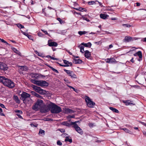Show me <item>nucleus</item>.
Returning a JSON list of instances; mask_svg holds the SVG:
<instances>
[{
	"mask_svg": "<svg viewBox=\"0 0 146 146\" xmlns=\"http://www.w3.org/2000/svg\"><path fill=\"white\" fill-rule=\"evenodd\" d=\"M51 112L53 113H58L62 111L61 108L52 103H50Z\"/></svg>",
	"mask_w": 146,
	"mask_h": 146,
	"instance_id": "1",
	"label": "nucleus"
},
{
	"mask_svg": "<svg viewBox=\"0 0 146 146\" xmlns=\"http://www.w3.org/2000/svg\"><path fill=\"white\" fill-rule=\"evenodd\" d=\"M43 104V101L41 100L38 99L33 106V109L34 110L37 111L40 109Z\"/></svg>",
	"mask_w": 146,
	"mask_h": 146,
	"instance_id": "2",
	"label": "nucleus"
},
{
	"mask_svg": "<svg viewBox=\"0 0 146 146\" xmlns=\"http://www.w3.org/2000/svg\"><path fill=\"white\" fill-rule=\"evenodd\" d=\"M21 97L20 99L23 101L24 103H27L31 99L30 98V95L26 92H23L21 95Z\"/></svg>",
	"mask_w": 146,
	"mask_h": 146,
	"instance_id": "3",
	"label": "nucleus"
},
{
	"mask_svg": "<svg viewBox=\"0 0 146 146\" xmlns=\"http://www.w3.org/2000/svg\"><path fill=\"white\" fill-rule=\"evenodd\" d=\"M85 101L87 105L89 108H93L94 106L95 105V102L92 101L90 98L88 96H86L85 98Z\"/></svg>",
	"mask_w": 146,
	"mask_h": 146,
	"instance_id": "4",
	"label": "nucleus"
},
{
	"mask_svg": "<svg viewBox=\"0 0 146 146\" xmlns=\"http://www.w3.org/2000/svg\"><path fill=\"white\" fill-rule=\"evenodd\" d=\"M3 84L10 88H13L15 86L14 82L11 80L7 78Z\"/></svg>",
	"mask_w": 146,
	"mask_h": 146,
	"instance_id": "5",
	"label": "nucleus"
},
{
	"mask_svg": "<svg viewBox=\"0 0 146 146\" xmlns=\"http://www.w3.org/2000/svg\"><path fill=\"white\" fill-rule=\"evenodd\" d=\"M31 86L35 92L39 93L40 94H43L45 93V91L42 89L40 87H38L33 84Z\"/></svg>",
	"mask_w": 146,
	"mask_h": 146,
	"instance_id": "6",
	"label": "nucleus"
},
{
	"mask_svg": "<svg viewBox=\"0 0 146 146\" xmlns=\"http://www.w3.org/2000/svg\"><path fill=\"white\" fill-rule=\"evenodd\" d=\"M50 104L47 106L43 105L40 109V111L42 113H46L48 112L50 109V107L49 106Z\"/></svg>",
	"mask_w": 146,
	"mask_h": 146,
	"instance_id": "7",
	"label": "nucleus"
},
{
	"mask_svg": "<svg viewBox=\"0 0 146 146\" xmlns=\"http://www.w3.org/2000/svg\"><path fill=\"white\" fill-rule=\"evenodd\" d=\"M78 122V121H75L74 123H72L73 124H74L72 127L75 128V130L78 133L81 135H82L83 133V132L82 129L76 124V123Z\"/></svg>",
	"mask_w": 146,
	"mask_h": 146,
	"instance_id": "8",
	"label": "nucleus"
},
{
	"mask_svg": "<svg viewBox=\"0 0 146 146\" xmlns=\"http://www.w3.org/2000/svg\"><path fill=\"white\" fill-rule=\"evenodd\" d=\"M64 71L69 76H70L71 78H77L76 75L74 74L73 72L65 69L64 70Z\"/></svg>",
	"mask_w": 146,
	"mask_h": 146,
	"instance_id": "9",
	"label": "nucleus"
},
{
	"mask_svg": "<svg viewBox=\"0 0 146 146\" xmlns=\"http://www.w3.org/2000/svg\"><path fill=\"white\" fill-rule=\"evenodd\" d=\"M8 69L7 65L3 62H0V70H6Z\"/></svg>",
	"mask_w": 146,
	"mask_h": 146,
	"instance_id": "10",
	"label": "nucleus"
},
{
	"mask_svg": "<svg viewBox=\"0 0 146 146\" xmlns=\"http://www.w3.org/2000/svg\"><path fill=\"white\" fill-rule=\"evenodd\" d=\"M38 86H48V83L45 81L40 80L39 81Z\"/></svg>",
	"mask_w": 146,
	"mask_h": 146,
	"instance_id": "11",
	"label": "nucleus"
},
{
	"mask_svg": "<svg viewBox=\"0 0 146 146\" xmlns=\"http://www.w3.org/2000/svg\"><path fill=\"white\" fill-rule=\"evenodd\" d=\"M48 44L50 46H57L58 44L55 42H52L50 40H49L48 41Z\"/></svg>",
	"mask_w": 146,
	"mask_h": 146,
	"instance_id": "12",
	"label": "nucleus"
},
{
	"mask_svg": "<svg viewBox=\"0 0 146 146\" xmlns=\"http://www.w3.org/2000/svg\"><path fill=\"white\" fill-rule=\"evenodd\" d=\"M84 52L85 57L88 59H91V56L90 52L88 50H86Z\"/></svg>",
	"mask_w": 146,
	"mask_h": 146,
	"instance_id": "13",
	"label": "nucleus"
},
{
	"mask_svg": "<svg viewBox=\"0 0 146 146\" xmlns=\"http://www.w3.org/2000/svg\"><path fill=\"white\" fill-rule=\"evenodd\" d=\"M105 61L107 63H113L116 62V61L114 58H107L105 60Z\"/></svg>",
	"mask_w": 146,
	"mask_h": 146,
	"instance_id": "14",
	"label": "nucleus"
},
{
	"mask_svg": "<svg viewBox=\"0 0 146 146\" xmlns=\"http://www.w3.org/2000/svg\"><path fill=\"white\" fill-rule=\"evenodd\" d=\"M72 123H74V122H71V123H69L68 121H64L62 123V125L67 126L68 127H70L72 125H74V124H73Z\"/></svg>",
	"mask_w": 146,
	"mask_h": 146,
	"instance_id": "15",
	"label": "nucleus"
},
{
	"mask_svg": "<svg viewBox=\"0 0 146 146\" xmlns=\"http://www.w3.org/2000/svg\"><path fill=\"white\" fill-rule=\"evenodd\" d=\"M73 62L75 64H81L82 62V60L79 59H76V58H73Z\"/></svg>",
	"mask_w": 146,
	"mask_h": 146,
	"instance_id": "16",
	"label": "nucleus"
},
{
	"mask_svg": "<svg viewBox=\"0 0 146 146\" xmlns=\"http://www.w3.org/2000/svg\"><path fill=\"white\" fill-rule=\"evenodd\" d=\"M132 38L131 37H129L128 36H126L125 38L123 40V41L125 42H128L131 41L132 40Z\"/></svg>",
	"mask_w": 146,
	"mask_h": 146,
	"instance_id": "17",
	"label": "nucleus"
},
{
	"mask_svg": "<svg viewBox=\"0 0 146 146\" xmlns=\"http://www.w3.org/2000/svg\"><path fill=\"white\" fill-rule=\"evenodd\" d=\"M7 78H5L4 76H0V82L3 83H4L5 80H6Z\"/></svg>",
	"mask_w": 146,
	"mask_h": 146,
	"instance_id": "18",
	"label": "nucleus"
},
{
	"mask_svg": "<svg viewBox=\"0 0 146 146\" xmlns=\"http://www.w3.org/2000/svg\"><path fill=\"white\" fill-rule=\"evenodd\" d=\"M81 44L84 45L85 47H88L89 48H90L92 46V44L90 42H89L87 43H82Z\"/></svg>",
	"mask_w": 146,
	"mask_h": 146,
	"instance_id": "19",
	"label": "nucleus"
},
{
	"mask_svg": "<svg viewBox=\"0 0 146 146\" xmlns=\"http://www.w3.org/2000/svg\"><path fill=\"white\" fill-rule=\"evenodd\" d=\"M19 67H20V70H21L26 71L28 70V68L26 66H19Z\"/></svg>",
	"mask_w": 146,
	"mask_h": 146,
	"instance_id": "20",
	"label": "nucleus"
},
{
	"mask_svg": "<svg viewBox=\"0 0 146 146\" xmlns=\"http://www.w3.org/2000/svg\"><path fill=\"white\" fill-rule=\"evenodd\" d=\"M39 80H37L35 79H32L31 80L32 83L38 86L39 83Z\"/></svg>",
	"mask_w": 146,
	"mask_h": 146,
	"instance_id": "21",
	"label": "nucleus"
},
{
	"mask_svg": "<svg viewBox=\"0 0 146 146\" xmlns=\"http://www.w3.org/2000/svg\"><path fill=\"white\" fill-rule=\"evenodd\" d=\"M100 17L101 18L103 19H105L107 17H108V16L106 14H101L100 15Z\"/></svg>",
	"mask_w": 146,
	"mask_h": 146,
	"instance_id": "22",
	"label": "nucleus"
},
{
	"mask_svg": "<svg viewBox=\"0 0 146 146\" xmlns=\"http://www.w3.org/2000/svg\"><path fill=\"white\" fill-rule=\"evenodd\" d=\"M109 109L112 110L113 111L116 113H119V111L116 109L115 108H114L112 107H109Z\"/></svg>",
	"mask_w": 146,
	"mask_h": 146,
	"instance_id": "23",
	"label": "nucleus"
},
{
	"mask_svg": "<svg viewBox=\"0 0 146 146\" xmlns=\"http://www.w3.org/2000/svg\"><path fill=\"white\" fill-rule=\"evenodd\" d=\"M63 61L64 63L66 65L68 64L69 65V66H71L72 65V62H69L68 61L65 60H64Z\"/></svg>",
	"mask_w": 146,
	"mask_h": 146,
	"instance_id": "24",
	"label": "nucleus"
},
{
	"mask_svg": "<svg viewBox=\"0 0 146 146\" xmlns=\"http://www.w3.org/2000/svg\"><path fill=\"white\" fill-rule=\"evenodd\" d=\"M65 111L66 112L69 113H74L75 111L73 110H72L69 109H66Z\"/></svg>",
	"mask_w": 146,
	"mask_h": 146,
	"instance_id": "25",
	"label": "nucleus"
},
{
	"mask_svg": "<svg viewBox=\"0 0 146 146\" xmlns=\"http://www.w3.org/2000/svg\"><path fill=\"white\" fill-rule=\"evenodd\" d=\"M64 141L65 142L68 141L70 143H72V139H69L68 136L66 137Z\"/></svg>",
	"mask_w": 146,
	"mask_h": 146,
	"instance_id": "26",
	"label": "nucleus"
},
{
	"mask_svg": "<svg viewBox=\"0 0 146 146\" xmlns=\"http://www.w3.org/2000/svg\"><path fill=\"white\" fill-rule=\"evenodd\" d=\"M45 131L41 129H40L39 132L38 134L40 135H44Z\"/></svg>",
	"mask_w": 146,
	"mask_h": 146,
	"instance_id": "27",
	"label": "nucleus"
},
{
	"mask_svg": "<svg viewBox=\"0 0 146 146\" xmlns=\"http://www.w3.org/2000/svg\"><path fill=\"white\" fill-rule=\"evenodd\" d=\"M122 129L123 130H124L125 132H126V133H129L130 134H132V132L131 131H130V130H128V129H127V128H122Z\"/></svg>",
	"mask_w": 146,
	"mask_h": 146,
	"instance_id": "28",
	"label": "nucleus"
},
{
	"mask_svg": "<svg viewBox=\"0 0 146 146\" xmlns=\"http://www.w3.org/2000/svg\"><path fill=\"white\" fill-rule=\"evenodd\" d=\"M48 67L50 68L51 69H52L53 71L55 72L56 73H58L59 72L56 69H55V68H54L50 66H48Z\"/></svg>",
	"mask_w": 146,
	"mask_h": 146,
	"instance_id": "29",
	"label": "nucleus"
},
{
	"mask_svg": "<svg viewBox=\"0 0 146 146\" xmlns=\"http://www.w3.org/2000/svg\"><path fill=\"white\" fill-rule=\"evenodd\" d=\"M137 55L140 58H141L142 57V54L141 51H139L137 52Z\"/></svg>",
	"mask_w": 146,
	"mask_h": 146,
	"instance_id": "30",
	"label": "nucleus"
},
{
	"mask_svg": "<svg viewBox=\"0 0 146 146\" xmlns=\"http://www.w3.org/2000/svg\"><path fill=\"white\" fill-rule=\"evenodd\" d=\"M87 33V32H86V31H79L78 32V34L80 35H82L85 34Z\"/></svg>",
	"mask_w": 146,
	"mask_h": 146,
	"instance_id": "31",
	"label": "nucleus"
},
{
	"mask_svg": "<svg viewBox=\"0 0 146 146\" xmlns=\"http://www.w3.org/2000/svg\"><path fill=\"white\" fill-rule=\"evenodd\" d=\"M13 98L14 100L17 103H18V97L17 96H13Z\"/></svg>",
	"mask_w": 146,
	"mask_h": 146,
	"instance_id": "32",
	"label": "nucleus"
},
{
	"mask_svg": "<svg viewBox=\"0 0 146 146\" xmlns=\"http://www.w3.org/2000/svg\"><path fill=\"white\" fill-rule=\"evenodd\" d=\"M41 31H42L45 35H47L48 36H50V35L46 31H45L44 30L41 29Z\"/></svg>",
	"mask_w": 146,
	"mask_h": 146,
	"instance_id": "33",
	"label": "nucleus"
},
{
	"mask_svg": "<svg viewBox=\"0 0 146 146\" xmlns=\"http://www.w3.org/2000/svg\"><path fill=\"white\" fill-rule=\"evenodd\" d=\"M88 4L89 5H91L96 4L95 1H93L88 2Z\"/></svg>",
	"mask_w": 146,
	"mask_h": 146,
	"instance_id": "34",
	"label": "nucleus"
},
{
	"mask_svg": "<svg viewBox=\"0 0 146 146\" xmlns=\"http://www.w3.org/2000/svg\"><path fill=\"white\" fill-rule=\"evenodd\" d=\"M84 48L83 46H81L80 47V51L82 53H83L84 51Z\"/></svg>",
	"mask_w": 146,
	"mask_h": 146,
	"instance_id": "35",
	"label": "nucleus"
},
{
	"mask_svg": "<svg viewBox=\"0 0 146 146\" xmlns=\"http://www.w3.org/2000/svg\"><path fill=\"white\" fill-rule=\"evenodd\" d=\"M11 49L15 52L16 53H18V51L14 47H12Z\"/></svg>",
	"mask_w": 146,
	"mask_h": 146,
	"instance_id": "36",
	"label": "nucleus"
},
{
	"mask_svg": "<svg viewBox=\"0 0 146 146\" xmlns=\"http://www.w3.org/2000/svg\"><path fill=\"white\" fill-rule=\"evenodd\" d=\"M19 28L20 29H23L25 30V29L24 28V26L19 23Z\"/></svg>",
	"mask_w": 146,
	"mask_h": 146,
	"instance_id": "37",
	"label": "nucleus"
},
{
	"mask_svg": "<svg viewBox=\"0 0 146 146\" xmlns=\"http://www.w3.org/2000/svg\"><path fill=\"white\" fill-rule=\"evenodd\" d=\"M57 63L58 64H59L60 66H63V67H68V66H69V65H68V64H67V65H62V64H59L58 62H57Z\"/></svg>",
	"mask_w": 146,
	"mask_h": 146,
	"instance_id": "38",
	"label": "nucleus"
},
{
	"mask_svg": "<svg viewBox=\"0 0 146 146\" xmlns=\"http://www.w3.org/2000/svg\"><path fill=\"white\" fill-rule=\"evenodd\" d=\"M38 35L40 37H43L44 35L40 32H39L37 33Z\"/></svg>",
	"mask_w": 146,
	"mask_h": 146,
	"instance_id": "39",
	"label": "nucleus"
},
{
	"mask_svg": "<svg viewBox=\"0 0 146 146\" xmlns=\"http://www.w3.org/2000/svg\"><path fill=\"white\" fill-rule=\"evenodd\" d=\"M75 117L74 115H69L67 116V118L69 119L70 118H74Z\"/></svg>",
	"mask_w": 146,
	"mask_h": 146,
	"instance_id": "40",
	"label": "nucleus"
},
{
	"mask_svg": "<svg viewBox=\"0 0 146 146\" xmlns=\"http://www.w3.org/2000/svg\"><path fill=\"white\" fill-rule=\"evenodd\" d=\"M35 96L37 98H42V97L41 96L37 93L36 94V95H35Z\"/></svg>",
	"mask_w": 146,
	"mask_h": 146,
	"instance_id": "41",
	"label": "nucleus"
},
{
	"mask_svg": "<svg viewBox=\"0 0 146 146\" xmlns=\"http://www.w3.org/2000/svg\"><path fill=\"white\" fill-rule=\"evenodd\" d=\"M27 37L29 39L32 40H33V36H32L31 35H28Z\"/></svg>",
	"mask_w": 146,
	"mask_h": 146,
	"instance_id": "42",
	"label": "nucleus"
},
{
	"mask_svg": "<svg viewBox=\"0 0 146 146\" xmlns=\"http://www.w3.org/2000/svg\"><path fill=\"white\" fill-rule=\"evenodd\" d=\"M57 144L58 145L60 146L61 145H62V143L59 140H58L57 142Z\"/></svg>",
	"mask_w": 146,
	"mask_h": 146,
	"instance_id": "43",
	"label": "nucleus"
},
{
	"mask_svg": "<svg viewBox=\"0 0 146 146\" xmlns=\"http://www.w3.org/2000/svg\"><path fill=\"white\" fill-rule=\"evenodd\" d=\"M0 115L2 116H4V114L3 113L2 109L0 108Z\"/></svg>",
	"mask_w": 146,
	"mask_h": 146,
	"instance_id": "44",
	"label": "nucleus"
},
{
	"mask_svg": "<svg viewBox=\"0 0 146 146\" xmlns=\"http://www.w3.org/2000/svg\"><path fill=\"white\" fill-rule=\"evenodd\" d=\"M122 26H125L126 27H129L131 26V25L127 24H123Z\"/></svg>",
	"mask_w": 146,
	"mask_h": 146,
	"instance_id": "45",
	"label": "nucleus"
},
{
	"mask_svg": "<svg viewBox=\"0 0 146 146\" xmlns=\"http://www.w3.org/2000/svg\"><path fill=\"white\" fill-rule=\"evenodd\" d=\"M21 32L22 33L23 35H24L26 36H28V35H29L27 33L24 32L22 30H21Z\"/></svg>",
	"mask_w": 146,
	"mask_h": 146,
	"instance_id": "46",
	"label": "nucleus"
},
{
	"mask_svg": "<svg viewBox=\"0 0 146 146\" xmlns=\"http://www.w3.org/2000/svg\"><path fill=\"white\" fill-rule=\"evenodd\" d=\"M1 41L4 43H6V44H8V43L5 40H3V39H0Z\"/></svg>",
	"mask_w": 146,
	"mask_h": 146,
	"instance_id": "47",
	"label": "nucleus"
},
{
	"mask_svg": "<svg viewBox=\"0 0 146 146\" xmlns=\"http://www.w3.org/2000/svg\"><path fill=\"white\" fill-rule=\"evenodd\" d=\"M127 105L130 104V101L129 100H127L125 102H124Z\"/></svg>",
	"mask_w": 146,
	"mask_h": 146,
	"instance_id": "48",
	"label": "nucleus"
},
{
	"mask_svg": "<svg viewBox=\"0 0 146 146\" xmlns=\"http://www.w3.org/2000/svg\"><path fill=\"white\" fill-rule=\"evenodd\" d=\"M83 18L84 20H85L88 22H89L90 21V20L88 19L87 17H83Z\"/></svg>",
	"mask_w": 146,
	"mask_h": 146,
	"instance_id": "49",
	"label": "nucleus"
},
{
	"mask_svg": "<svg viewBox=\"0 0 146 146\" xmlns=\"http://www.w3.org/2000/svg\"><path fill=\"white\" fill-rule=\"evenodd\" d=\"M57 20L58 21H59L60 23L62 24V23L63 21L60 18H58L57 19Z\"/></svg>",
	"mask_w": 146,
	"mask_h": 146,
	"instance_id": "50",
	"label": "nucleus"
},
{
	"mask_svg": "<svg viewBox=\"0 0 146 146\" xmlns=\"http://www.w3.org/2000/svg\"><path fill=\"white\" fill-rule=\"evenodd\" d=\"M50 58L51 59L55 60H58V59L56 58H54V57H52V56H50Z\"/></svg>",
	"mask_w": 146,
	"mask_h": 146,
	"instance_id": "51",
	"label": "nucleus"
},
{
	"mask_svg": "<svg viewBox=\"0 0 146 146\" xmlns=\"http://www.w3.org/2000/svg\"><path fill=\"white\" fill-rule=\"evenodd\" d=\"M139 122L141 123V124H143V125L145 126L146 127V123H144L143 122L140 121Z\"/></svg>",
	"mask_w": 146,
	"mask_h": 146,
	"instance_id": "52",
	"label": "nucleus"
},
{
	"mask_svg": "<svg viewBox=\"0 0 146 146\" xmlns=\"http://www.w3.org/2000/svg\"><path fill=\"white\" fill-rule=\"evenodd\" d=\"M0 106L2 108H5V106L2 104L0 103Z\"/></svg>",
	"mask_w": 146,
	"mask_h": 146,
	"instance_id": "53",
	"label": "nucleus"
},
{
	"mask_svg": "<svg viewBox=\"0 0 146 146\" xmlns=\"http://www.w3.org/2000/svg\"><path fill=\"white\" fill-rule=\"evenodd\" d=\"M95 43L98 45V44H101V42L100 41H98V42H95Z\"/></svg>",
	"mask_w": 146,
	"mask_h": 146,
	"instance_id": "54",
	"label": "nucleus"
},
{
	"mask_svg": "<svg viewBox=\"0 0 146 146\" xmlns=\"http://www.w3.org/2000/svg\"><path fill=\"white\" fill-rule=\"evenodd\" d=\"M141 40L143 42H146V37L144 38L143 39H141Z\"/></svg>",
	"mask_w": 146,
	"mask_h": 146,
	"instance_id": "55",
	"label": "nucleus"
},
{
	"mask_svg": "<svg viewBox=\"0 0 146 146\" xmlns=\"http://www.w3.org/2000/svg\"><path fill=\"white\" fill-rule=\"evenodd\" d=\"M31 93L32 94L34 95L35 96L36 95V93L35 92H34V91H32L31 92Z\"/></svg>",
	"mask_w": 146,
	"mask_h": 146,
	"instance_id": "56",
	"label": "nucleus"
},
{
	"mask_svg": "<svg viewBox=\"0 0 146 146\" xmlns=\"http://www.w3.org/2000/svg\"><path fill=\"white\" fill-rule=\"evenodd\" d=\"M117 18L115 17H112L111 18V19L112 20H117Z\"/></svg>",
	"mask_w": 146,
	"mask_h": 146,
	"instance_id": "57",
	"label": "nucleus"
},
{
	"mask_svg": "<svg viewBox=\"0 0 146 146\" xmlns=\"http://www.w3.org/2000/svg\"><path fill=\"white\" fill-rule=\"evenodd\" d=\"M93 124L91 123H90L89 124V127H93Z\"/></svg>",
	"mask_w": 146,
	"mask_h": 146,
	"instance_id": "58",
	"label": "nucleus"
},
{
	"mask_svg": "<svg viewBox=\"0 0 146 146\" xmlns=\"http://www.w3.org/2000/svg\"><path fill=\"white\" fill-rule=\"evenodd\" d=\"M136 5H137V6H139L140 5V4L139 3H137H137H136Z\"/></svg>",
	"mask_w": 146,
	"mask_h": 146,
	"instance_id": "59",
	"label": "nucleus"
},
{
	"mask_svg": "<svg viewBox=\"0 0 146 146\" xmlns=\"http://www.w3.org/2000/svg\"><path fill=\"white\" fill-rule=\"evenodd\" d=\"M133 58H132L130 60V61L132 63H134V60H133Z\"/></svg>",
	"mask_w": 146,
	"mask_h": 146,
	"instance_id": "60",
	"label": "nucleus"
},
{
	"mask_svg": "<svg viewBox=\"0 0 146 146\" xmlns=\"http://www.w3.org/2000/svg\"><path fill=\"white\" fill-rule=\"evenodd\" d=\"M97 1L99 3L100 6H101V7L102 6V4L100 2H99L97 1Z\"/></svg>",
	"mask_w": 146,
	"mask_h": 146,
	"instance_id": "61",
	"label": "nucleus"
},
{
	"mask_svg": "<svg viewBox=\"0 0 146 146\" xmlns=\"http://www.w3.org/2000/svg\"><path fill=\"white\" fill-rule=\"evenodd\" d=\"M113 47V46L112 44H110L109 46V48H111Z\"/></svg>",
	"mask_w": 146,
	"mask_h": 146,
	"instance_id": "62",
	"label": "nucleus"
},
{
	"mask_svg": "<svg viewBox=\"0 0 146 146\" xmlns=\"http://www.w3.org/2000/svg\"><path fill=\"white\" fill-rule=\"evenodd\" d=\"M44 9H42V13H43V14H44L45 15H46V13L44 11Z\"/></svg>",
	"mask_w": 146,
	"mask_h": 146,
	"instance_id": "63",
	"label": "nucleus"
},
{
	"mask_svg": "<svg viewBox=\"0 0 146 146\" xmlns=\"http://www.w3.org/2000/svg\"><path fill=\"white\" fill-rule=\"evenodd\" d=\"M72 89L73 90L75 91L76 92H77V90L76 89L74 88V87Z\"/></svg>",
	"mask_w": 146,
	"mask_h": 146,
	"instance_id": "64",
	"label": "nucleus"
}]
</instances>
